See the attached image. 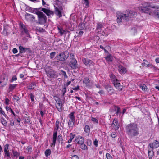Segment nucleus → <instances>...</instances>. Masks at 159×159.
Instances as JSON below:
<instances>
[{
    "label": "nucleus",
    "instance_id": "e433bc0d",
    "mask_svg": "<svg viewBox=\"0 0 159 159\" xmlns=\"http://www.w3.org/2000/svg\"><path fill=\"white\" fill-rule=\"evenodd\" d=\"M103 27V25L101 24H98L97 26V27L96 30H98V32L99 31V30H100V31L101 32V30H102V28Z\"/></svg>",
    "mask_w": 159,
    "mask_h": 159
},
{
    "label": "nucleus",
    "instance_id": "774afa93",
    "mask_svg": "<svg viewBox=\"0 0 159 159\" xmlns=\"http://www.w3.org/2000/svg\"><path fill=\"white\" fill-rule=\"evenodd\" d=\"M155 61L156 63H159V58H157L156 59Z\"/></svg>",
    "mask_w": 159,
    "mask_h": 159
},
{
    "label": "nucleus",
    "instance_id": "58836bf2",
    "mask_svg": "<svg viewBox=\"0 0 159 159\" xmlns=\"http://www.w3.org/2000/svg\"><path fill=\"white\" fill-rule=\"evenodd\" d=\"M80 148L82 150H87L88 149L87 147L85 144L84 143H82L80 145Z\"/></svg>",
    "mask_w": 159,
    "mask_h": 159
},
{
    "label": "nucleus",
    "instance_id": "e2e57ef3",
    "mask_svg": "<svg viewBox=\"0 0 159 159\" xmlns=\"http://www.w3.org/2000/svg\"><path fill=\"white\" fill-rule=\"evenodd\" d=\"M83 31H80L79 32V35L80 36H81L83 34Z\"/></svg>",
    "mask_w": 159,
    "mask_h": 159
},
{
    "label": "nucleus",
    "instance_id": "5701e85b",
    "mask_svg": "<svg viewBox=\"0 0 159 159\" xmlns=\"http://www.w3.org/2000/svg\"><path fill=\"white\" fill-rule=\"evenodd\" d=\"M105 88L110 94H111L113 93L112 88L110 85H106Z\"/></svg>",
    "mask_w": 159,
    "mask_h": 159
},
{
    "label": "nucleus",
    "instance_id": "de8ad7c7",
    "mask_svg": "<svg viewBox=\"0 0 159 159\" xmlns=\"http://www.w3.org/2000/svg\"><path fill=\"white\" fill-rule=\"evenodd\" d=\"M17 79L16 76H13L12 77V79L10 80L11 82H12L13 81L16 80Z\"/></svg>",
    "mask_w": 159,
    "mask_h": 159
},
{
    "label": "nucleus",
    "instance_id": "39448f33",
    "mask_svg": "<svg viewBox=\"0 0 159 159\" xmlns=\"http://www.w3.org/2000/svg\"><path fill=\"white\" fill-rule=\"evenodd\" d=\"M38 15L39 19L38 21L39 24H43L45 23L47 21L46 16L42 12L38 11L36 12Z\"/></svg>",
    "mask_w": 159,
    "mask_h": 159
},
{
    "label": "nucleus",
    "instance_id": "c03bdc74",
    "mask_svg": "<svg viewBox=\"0 0 159 159\" xmlns=\"http://www.w3.org/2000/svg\"><path fill=\"white\" fill-rule=\"evenodd\" d=\"M131 32L132 33L134 34L136 33L137 30L136 27H134L133 28H132L131 30Z\"/></svg>",
    "mask_w": 159,
    "mask_h": 159
},
{
    "label": "nucleus",
    "instance_id": "bf43d9fd",
    "mask_svg": "<svg viewBox=\"0 0 159 159\" xmlns=\"http://www.w3.org/2000/svg\"><path fill=\"white\" fill-rule=\"evenodd\" d=\"M79 89V86H77L75 87V88H73L72 89L74 90H77Z\"/></svg>",
    "mask_w": 159,
    "mask_h": 159
},
{
    "label": "nucleus",
    "instance_id": "09e8293b",
    "mask_svg": "<svg viewBox=\"0 0 159 159\" xmlns=\"http://www.w3.org/2000/svg\"><path fill=\"white\" fill-rule=\"evenodd\" d=\"M37 31H38L39 32H44L45 31L44 29H43L42 28H40L37 29Z\"/></svg>",
    "mask_w": 159,
    "mask_h": 159
},
{
    "label": "nucleus",
    "instance_id": "7ed1b4c3",
    "mask_svg": "<svg viewBox=\"0 0 159 159\" xmlns=\"http://www.w3.org/2000/svg\"><path fill=\"white\" fill-rule=\"evenodd\" d=\"M127 133L130 136H136L139 134V128L136 124L131 123L127 126Z\"/></svg>",
    "mask_w": 159,
    "mask_h": 159
},
{
    "label": "nucleus",
    "instance_id": "6e6d98bb",
    "mask_svg": "<svg viewBox=\"0 0 159 159\" xmlns=\"http://www.w3.org/2000/svg\"><path fill=\"white\" fill-rule=\"evenodd\" d=\"M13 98L14 100H16L17 101H18L19 100V97L16 95H14L13 97Z\"/></svg>",
    "mask_w": 159,
    "mask_h": 159
},
{
    "label": "nucleus",
    "instance_id": "20e7f679",
    "mask_svg": "<svg viewBox=\"0 0 159 159\" xmlns=\"http://www.w3.org/2000/svg\"><path fill=\"white\" fill-rule=\"evenodd\" d=\"M61 125L59 121L58 120H57L55 123V128L54 130V133L52 137V143L51 144V146H52L54 147L55 146L57 140L58 129Z\"/></svg>",
    "mask_w": 159,
    "mask_h": 159
},
{
    "label": "nucleus",
    "instance_id": "6e6552de",
    "mask_svg": "<svg viewBox=\"0 0 159 159\" xmlns=\"http://www.w3.org/2000/svg\"><path fill=\"white\" fill-rule=\"evenodd\" d=\"M69 55V53L67 51H65L61 53L59 55L60 57L59 60L62 61H64L68 58Z\"/></svg>",
    "mask_w": 159,
    "mask_h": 159
},
{
    "label": "nucleus",
    "instance_id": "37998d69",
    "mask_svg": "<svg viewBox=\"0 0 159 159\" xmlns=\"http://www.w3.org/2000/svg\"><path fill=\"white\" fill-rule=\"evenodd\" d=\"M61 72L62 75H63L65 78H68V76H67L66 74L65 71L61 70Z\"/></svg>",
    "mask_w": 159,
    "mask_h": 159
},
{
    "label": "nucleus",
    "instance_id": "473e14b6",
    "mask_svg": "<svg viewBox=\"0 0 159 159\" xmlns=\"http://www.w3.org/2000/svg\"><path fill=\"white\" fill-rule=\"evenodd\" d=\"M106 59L109 62H111L112 61V57L109 54L105 57Z\"/></svg>",
    "mask_w": 159,
    "mask_h": 159
},
{
    "label": "nucleus",
    "instance_id": "9b49d317",
    "mask_svg": "<svg viewBox=\"0 0 159 159\" xmlns=\"http://www.w3.org/2000/svg\"><path fill=\"white\" fill-rule=\"evenodd\" d=\"M119 127L118 121L116 119H114L111 125V128L112 129L115 130H117Z\"/></svg>",
    "mask_w": 159,
    "mask_h": 159
},
{
    "label": "nucleus",
    "instance_id": "c9c22d12",
    "mask_svg": "<svg viewBox=\"0 0 159 159\" xmlns=\"http://www.w3.org/2000/svg\"><path fill=\"white\" fill-rule=\"evenodd\" d=\"M51 153V151L50 149H47L46 150L45 152V156L46 157H48V156H49Z\"/></svg>",
    "mask_w": 159,
    "mask_h": 159
},
{
    "label": "nucleus",
    "instance_id": "8fccbe9b",
    "mask_svg": "<svg viewBox=\"0 0 159 159\" xmlns=\"http://www.w3.org/2000/svg\"><path fill=\"white\" fill-rule=\"evenodd\" d=\"M57 140L59 142H60V141H61L62 140V139L61 135H58V136Z\"/></svg>",
    "mask_w": 159,
    "mask_h": 159
},
{
    "label": "nucleus",
    "instance_id": "bb28decb",
    "mask_svg": "<svg viewBox=\"0 0 159 159\" xmlns=\"http://www.w3.org/2000/svg\"><path fill=\"white\" fill-rule=\"evenodd\" d=\"M16 86L17 84H10L9 85L8 89V91L9 92H12Z\"/></svg>",
    "mask_w": 159,
    "mask_h": 159
},
{
    "label": "nucleus",
    "instance_id": "0e129e2a",
    "mask_svg": "<svg viewBox=\"0 0 159 159\" xmlns=\"http://www.w3.org/2000/svg\"><path fill=\"white\" fill-rule=\"evenodd\" d=\"M30 98L31 101H34V96L32 94H31L30 95Z\"/></svg>",
    "mask_w": 159,
    "mask_h": 159
},
{
    "label": "nucleus",
    "instance_id": "052dcab7",
    "mask_svg": "<svg viewBox=\"0 0 159 159\" xmlns=\"http://www.w3.org/2000/svg\"><path fill=\"white\" fill-rule=\"evenodd\" d=\"M79 25L80 26H82V27H81L82 29H84V24L83 23H80L79 24Z\"/></svg>",
    "mask_w": 159,
    "mask_h": 159
},
{
    "label": "nucleus",
    "instance_id": "a19ab883",
    "mask_svg": "<svg viewBox=\"0 0 159 159\" xmlns=\"http://www.w3.org/2000/svg\"><path fill=\"white\" fill-rule=\"evenodd\" d=\"M9 145L8 144H6L5 145L4 148V152L9 151Z\"/></svg>",
    "mask_w": 159,
    "mask_h": 159
},
{
    "label": "nucleus",
    "instance_id": "c756f323",
    "mask_svg": "<svg viewBox=\"0 0 159 159\" xmlns=\"http://www.w3.org/2000/svg\"><path fill=\"white\" fill-rule=\"evenodd\" d=\"M20 52L22 53L25 52L27 50V48H24L22 46H20L19 47Z\"/></svg>",
    "mask_w": 159,
    "mask_h": 159
},
{
    "label": "nucleus",
    "instance_id": "ddd939ff",
    "mask_svg": "<svg viewBox=\"0 0 159 159\" xmlns=\"http://www.w3.org/2000/svg\"><path fill=\"white\" fill-rule=\"evenodd\" d=\"M159 147V142L157 141H155L152 143H150L149 147L148 148H151L152 149L156 148Z\"/></svg>",
    "mask_w": 159,
    "mask_h": 159
},
{
    "label": "nucleus",
    "instance_id": "864d4df0",
    "mask_svg": "<svg viewBox=\"0 0 159 159\" xmlns=\"http://www.w3.org/2000/svg\"><path fill=\"white\" fill-rule=\"evenodd\" d=\"M111 136L113 138H115L116 136V133L115 132H112L111 134Z\"/></svg>",
    "mask_w": 159,
    "mask_h": 159
},
{
    "label": "nucleus",
    "instance_id": "cd10ccee",
    "mask_svg": "<svg viewBox=\"0 0 159 159\" xmlns=\"http://www.w3.org/2000/svg\"><path fill=\"white\" fill-rule=\"evenodd\" d=\"M110 77L113 84L114 83L115 81L117 82L118 81L116 76L113 74H111L110 75Z\"/></svg>",
    "mask_w": 159,
    "mask_h": 159
},
{
    "label": "nucleus",
    "instance_id": "393cba45",
    "mask_svg": "<svg viewBox=\"0 0 159 159\" xmlns=\"http://www.w3.org/2000/svg\"><path fill=\"white\" fill-rule=\"evenodd\" d=\"M139 86L143 91L145 92H147L148 91V89L146 85L142 84H140Z\"/></svg>",
    "mask_w": 159,
    "mask_h": 159
},
{
    "label": "nucleus",
    "instance_id": "f3484780",
    "mask_svg": "<svg viewBox=\"0 0 159 159\" xmlns=\"http://www.w3.org/2000/svg\"><path fill=\"white\" fill-rule=\"evenodd\" d=\"M115 87L119 91H120L122 90V86L120 85V83L119 82V81L117 82H115L113 84Z\"/></svg>",
    "mask_w": 159,
    "mask_h": 159
},
{
    "label": "nucleus",
    "instance_id": "b1692460",
    "mask_svg": "<svg viewBox=\"0 0 159 159\" xmlns=\"http://www.w3.org/2000/svg\"><path fill=\"white\" fill-rule=\"evenodd\" d=\"M41 11L45 13L48 16H50V15L52 14V12L51 11L49 10L46 8H42Z\"/></svg>",
    "mask_w": 159,
    "mask_h": 159
},
{
    "label": "nucleus",
    "instance_id": "9d476101",
    "mask_svg": "<svg viewBox=\"0 0 159 159\" xmlns=\"http://www.w3.org/2000/svg\"><path fill=\"white\" fill-rule=\"evenodd\" d=\"M82 61L86 66H92L94 65V63L92 61L88 59L84 58L82 59Z\"/></svg>",
    "mask_w": 159,
    "mask_h": 159
},
{
    "label": "nucleus",
    "instance_id": "2eb2a0df",
    "mask_svg": "<svg viewBox=\"0 0 159 159\" xmlns=\"http://www.w3.org/2000/svg\"><path fill=\"white\" fill-rule=\"evenodd\" d=\"M25 18L28 21H33L34 20L35 17L32 15L27 13L25 15Z\"/></svg>",
    "mask_w": 159,
    "mask_h": 159
},
{
    "label": "nucleus",
    "instance_id": "69168bd1",
    "mask_svg": "<svg viewBox=\"0 0 159 159\" xmlns=\"http://www.w3.org/2000/svg\"><path fill=\"white\" fill-rule=\"evenodd\" d=\"M87 143L89 145H90L91 144V141L90 140H87Z\"/></svg>",
    "mask_w": 159,
    "mask_h": 159
},
{
    "label": "nucleus",
    "instance_id": "1a4fd4ad",
    "mask_svg": "<svg viewBox=\"0 0 159 159\" xmlns=\"http://www.w3.org/2000/svg\"><path fill=\"white\" fill-rule=\"evenodd\" d=\"M84 138L82 136L79 135L76 136L75 142L76 143L80 145L83 143L84 142Z\"/></svg>",
    "mask_w": 159,
    "mask_h": 159
},
{
    "label": "nucleus",
    "instance_id": "680f3d73",
    "mask_svg": "<svg viewBox=\"0 0 159 159\" xmlns=\"http://www.w3.org/2000/svg\"><path fill=\"white\" fill-rule=\"evenodd\" d=\"M98 143V141H97V140L95 139V141H94V145L95 146H98V144H97Z\"/></svg>",
    "mask_w": 159,
    "mask_h": 159
},
{
    "label": "nucleus",
    "instance_id": "13d9d810",
    "mask_svg": "<svg viewBox=\"0 0 159 159\" xmlns=\"http://www.w3.org/2000/svg\"><path fill=\"white\" fill-rule=\"evenodd\" d=\"M102 35L103 36H106L108 35V33L107 32H103L102 33Z\"/></svg>",
    "mask_w": 159,
    "mask_h": 159
},
{
    "label": "nucleus",
    "instance_id": "f257e3e1",
    "mask_svg": "<svg viewBox=\"0 0 159 159\" xmlns=\"http://www.w3.org/2000/svg\"><path fill=\"white\" fill-rule=\"evenodd\" d=\"M150 8H159V6H154L152 5V3L146 2H143L138 7L140 11L142 12L148 14L149 15L155 16L159 19V10H153Z\"/></svg>",
    "mask_w": 159,
    "mask_h": 159
},
{
    "label": "nucleus",
    "instance_id": "4be33fe9",
    "mask_svg": "<svg viewBox=\"0 0 159 159\" xmlns=\"http://www.w3.org/2000/svg\"><path fill=\"white\" fill-rule=\"evenodd\" d=\"M2 78L3 79L2 80L0 81L1 87H4L6 85L7 81V79L5 77H3Z\"/></svg>",
    "mask_w": 159,
    "mask_h": 159
},
{
    "label": "nucleus",
    "instance_id": "f8f14e48",
    "mask_svg": "<svg viewBox=\"0 0 159 159\" xmlns=\"http://www.w3.org/2000/svg\"><path fill=\"white\" fill-rule=\"evenodd\" d=\"M77 61L75 58H72L70 63V67L73 69H75L77 67Z\"/></svg>",
    "mask_w": 159,
    "mask_h": 159
},
{
    "label": "nucleus",
    "instance_id": "338daca9",
    "mask_svg": "<svg viewBox=\"0 0 159 159\" xmlns=\"http://www.w3.org/2000/svg\"><path fill=\"white\" fill-rule=\"evenodd\" d=\"M27 159H34V158L33 157L29 156L27 157Z\"/></svg>",
    "mask_w": 159,
    "mask_h": 159
},
{
    "label": "nucleus",
    "instance_id": "3c124183",
    "mask_svg": "<svg viewBox=\"0 0 159 159\" xmlns=\"http://www.w3.org/2000/svg\"><path fill=\"white\" fill-rule=\"evenodd\" d=\"M9 100L7 98H5V103L6 104L8 105L9 103Z\"/></svg>",
    "mask_w": 159,
    "mask_h": 159
},
{
    "label": "nucleus",
    "instance_id": "7c9ffc66",
    "mask_svg": "<svg viewBox=\"0 0 159 159\" xmlns=\"http://www.w3.org/2000/svg\"><path fill=\"white\" fill-rule=\"evenodd\" d=\"M75 134H74L72 133H70V139L68 141V143H71L72 142L73 139L75 137Z\"/></svg>",
    "mask_w": 159,
    "mask_h": 159
},
{
    "label": "nucleus",
    "instance_id": "79ce46f5",
    "mask_svg": "<svg viewBox=\"0 0 159 159\" xmlns=\"http://www.w3.org/2000/svg\"><path fill=\"white\" fill-rule=\"evenodd\" d=\"M4 157H10V153L9 151L4 152Z\"/></svg>",
    "mask_w": 159,
    "mask_h": 159
},
{
    "label": "nucleus",
    "instance_id": "2f4dec72",
    "mask_svg": "<svg viewBox=\"0 0 159 159\" xmlns=\"http://www.w3.org/2000/svg\"><path fill=\"white\" fill-rule=\"evenodd\" d=\"M91 120L93 122L94 124H98V119L91 116L90 117Z\"/></svg>",
    "mask_w": 159,
    "mask_h": 159
},
{
    "label": "nucleus",
    "instance_id": "0eeeda50",
    "mask_svg": "<svg viewBox=\"0 0 159 159\" xmlns=\"http://www.w3.org/2000/svg\"><path fill=\"white\" fill-rule=\"evenodd\" d=\"M74 112H72L68 116L69 119L68 122V124L69 127H73L74 125L75 118L74 116Z\"/></svg>",
    "mask_w": 159,
    "mask_h": 159
},
{
    "label": "nucleus",
    "instance_id": "dca6fc26",
    "mask_svg": "<svg viewBox=\"0 0 159 159\" xmlns=\"http://www.w3.org/2000/svg\"><path fill=\"white\" fill-rule=\"evenodd\" d=\"M118 70L119 72L121 74H124L127 71L126 68L121 65L118 66Z\"/></svg>",
    "mask_w": 159,
    "mask_h": 159
},
{
    "label": "nucleus",
    "instance_id": "f704fd0d",
    "mask_svg": "<svg viewBox=\"0 0 159 159\" xmlns=\"http://www.w3.org/2000/svg\"><path fill=\"white\" fill-rule=\"evenodd\" d=\"M6 109L7 111L10 112H11V113H12L13 114V115H14V116H15V113H14V112L12 110V109L11 108H10L7 106H6Z\"/></svg>",
    "mask_w": 159,
    "mask_h": 159
},
{
    "label": "nucleus",
    "instance_id": "412c9836",
    "mask_svg": "<svg viewBox=\"0 0 159 159\" xmlns=\"http://www.w3.org/2000/svg\"><path fill=\"white\" fill-rule=\"evenodd\" d=\"M62 103L60 101H59L56 104V106L57 110L60 112L62 111Z\"/></svg>",
    "mask_w": 159,
    "mask_h": 159
},
{
    "label": "nucleus",
    "instance_id": "a878e982",
    "mask_svg": "<svg viewBox=\"0 0 159 159\" xmlns=\"http://www.w3.org/2000/svg\"><path fill=\"white\" fill-rule=\"evenodd\" d=\"M84 132L87 134V135H89L90 132V127L88 125H86L84 128Z\"/></svg>",
    "mask_w": 159,
    "mask_h": 159
},
{
    "label": "nucleus",
    "instance_id": "72a5a7b5",
    "mask_svg": "<svg viewBox=\"0 0 159 159\" xmlns=\"http://www.w3.org/2000/svg\"><path fill=\"white\" fill-rule=\"evenodd\" d=\"M0 120L2 124L4 126H6L7 125V123L6 120L3 118H1Z\"/></svg>",
    "mask_w": 159,
    "mask_h": 159
},
{
    "label": "nucleus",
    "instance_id": "4d7b16f0",
    "mask_svg": "<svg viewBox=\"0 0 159 159\" xmlns=\"http://www.w3.org/2000/svg\"><path fill=\"white\" fill-rule=\"evenodd\" d=\"M12 52L14 54H15L17 53L18 52V51L16 48H14L13 49Z\"/></svg>",
    "mask_w": 159,
    "mask_h": 159
},
{
    "label": "nucleus",
    "instance_id": "a18cd8bd",
    "mask_svg": "<svg viewBox=\"0 0 159 159\" xmlns=\"http://www.w3.org/2000/svg\"><path fill=\"white\" fill-rule=\"evenodd\" d=\"M56 53L55 52H52L50 53V57L51 59L55 55Z\"/></svg>",
    "mask_w": 159,
    "mask_h": 159
},
{
    "label": "nucleus",
    "instance_id": "603ef678",
    "mask_svg": "<svg viewBox=\"0 0 159 159\" xmlns=\"http://www.w3.org/2000/svg\"><path fill=\"white\" fill-rule=\"evenodd\" d=\"M71 159H79V158L77 155H74L72 156Z\"/></svg>",
    "mask_w": 159,
    "mask_h": 159
},
{
    "label": "nucleus",
    "instance_id": "423d86ee",
    "mask_svg": "<svg viewBox=\"0 0 159 159\" xmlns=\"http://www.w3.org/2000/svg\"><path fill=\"white\" fill-rule=\"evenodd\" d=\"M45 70L47 76L49 78H54L57 76L56 72L49 67L45 68Z\"/></svg>",
    "mask_w": 159,
    "mask_h": 159
},
{
    "label": "nucleus",
    "instance_id": "6ab92c4d",
    "mask_svg": "<svg viewBox=\"0 0 159 159\" xmlns=\"http://www.w3.org/2000/svg\"><path fill=\"white\" fill-rule=\"evenodd\" d=\"M148 156L149 159H151L153 155L154 152L153 151V149L151 148H148Z\"/></svg>",
    "mask_w": 159,
    "mask_h": 159
},
{
    "label": "nucleus",
    "instance_id": "aec40b11",
    "mask_svg": "<svg viewBox=\"0 0 159 159\" xmlns=\"http://www.w3.org/2000/svg\"><path fill=\"white\" fill-rule=\"evenodd\" d=\"M83 83L85 84V86L87 87H89L90 85V80L87 77L85 78L83 80Z\"/></svg>",
    "mask_w": 159,
    "mask_h": 159
},
{
    "label": "nucleus",
    "instance_id": "5fc2aeb1",
    "mask_svg": "<svg viewBox=\"0 0 159 159\" xmlns=\"http://www.w3.org/2000/svg\"><path fill=\"white\" fill-rule=\"evenodd\" d=\"M25 121L26 123H29L30 122V119L29 118H26L25 119Z\"/></svg>",
    "mask_w": 159,
    "mask_h": 159
},
{
    "label": "nucleus",
    "instance_id": "4468645a",
    "mask_svg": "<svg viewBox=\"0 0 159 159\" xmlns=\"http://www.w3.org/2000/svg\"><path fill=\"white\" fill-rule=\"evenodd\" d=\"M56 14L59 17H61L62 16V7H60L59 8L57 7L55 8Z\"/></svg>",
    "mask_w": 159,
    "mask_h": 159
},
{
    "label": "nucleus",
    "instance_id": "ea45409f",
    "mask_svg": "<svg viewBox=\"0 0 159 159\" xmlns=\"http://www.w3.org/2000/svg\"><path fill=\"white\" fill-rule=\"evenodd\" d=\"M13 153L14 157H16V158L20 155V153L16 151H13Z\"/></svg>",
    "mask_w": 159,
    "mask_h": 159
},
{
    "label": "nucleus",
    "instance_id": "4c0bfd02",
    "mask_svg": "<svg viewBox=\"0 0 159 159\" xmlns=\"http://www.w3.org/2000/svg\"><path fill=\"white\" fill-rule=\"evenodd\" d=\"M36 85L34 83H32L29 84L28 88L30 89H34Z\"/></svg>",
    "mask_w": 159,
    "mask_h": 159
},
{
    "label": "nucleus",
    "instance_id": "f03ea898",
    "mask_svg": "<svg viewBox=\"0 0 159 159\" xmlns=\"http://www.w3.org/2000/svg\"><path fill=\"white\" fill-rule=\"evenodd\" d=\"M136 15V12L130 10L127 11L125 13L117 12L116 13L117 17V22L118 23H119L122 22L123 20H127L129 19L128 18H133L135 17Z\"/></svg>",
    "mask_w": 159,
    "mask_h": 159
},
{
    "label": "nucleus",
    "instance_id": "c85d7f7f",
    "mask_svg": "<svg viewBox=\"0 0 159 159\" xmlns=\"http://www.w3.org/2000/svg\"><path fill=\"white\" fill-rule=\"evenodd\" d=\"M57 29L58 30L59 32L60 33V35L61 36L63 35V34L65 33V31L60 26H58Z\"/></svg>",
    "mask_w": 159,
    "mask_h": 159
},
{
    "label": "nucleus",
    "instance_id": "49530a36",
    "mask_svg": "<svg viewBox=\"0 0 159 159\" xmlns=\"http://www.w3.org/2000/svg\"><path fill=\"white\" fill-rule=\"evenodd\" d=\"M106 157L107 159H111L112 157L109 153H107L106 154Z\"/></svg>",
    "mask_w": 159,
    "mask_h": 159
},
{
    "label": "nucleus",
    "instance_id": "a211bd4d",
    "mask_svg": "<svg viewBox=\"0 0 159 159\" xmlns=\"http://www.w3.org/2000/svg\"><path fill=\"white\" fill-rule=\"evenodd\" d=\"M20 27L22 32L28 34V31L25 25H24L22 23H20Z\"/></svg>",
    "mask_w": 159,
    "mask_h": 159
}]
</instances>
